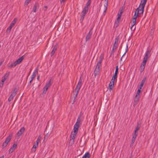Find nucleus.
Wrapping results in <instances>:
<instances>
[{
    "instance_id": "27",
    "label": "nucleus",
    "mask_w": 158,
    "mask_h": 158,
    "mask_svg": "<svg viewBox=\"0 0 158 158\" xmlns=\"http://www.w3.org/2000/svg\"><path fill=\"white\" fill-rule=\"evenodd\" d=\"M146 78V77H144L142 80L141 84L140 85V89H141L142 87L143 86L144 82L145 81Z\"/></svg>"
},
{
    "instance_id": "25",
    "label": "nucleus",
    "mask_w": 158,
    "mask_h": 158,
    "mask_svg": "<svg viewBox=\"0 0 158 158\" xmlns=\"http://www.w3.org/2000/svg\"><path fill=\"white\" fill-rule=\"evenodd\" d=\"M137 136V134H136V133H134V134L133 135L131 140V143L132 144L135 142Z\"/></svg>"
},
{
    "instance_id": "55",
    "label": "nucleus",
    "mask_w": 158,
    "mask_h": 158,
    "mask_svg": "<svg viewBox=\"0 0 158 158\" xmlns=\"http://www.w3.org/2000/svg\"><path fill=\"white\" fill-rule=\"evenodd\" d=\"M32 81H31V79L30 81V82H29V83H31V82Z\"/></svg>"
},
{
    "instance_id": "53",
    "label": "nucleus",
    "mask_w": 158,
    "mask_h": 158,
    "mask_svg": "<svg viewBox=\"0 0 158 158\" xmlns=\"http://www.w3.org/2000/svg\"><path fill=\"white\" fill-rule=\"evenodd\" d=\"M122 48V45H121V46L119 47V49H121Z\"/></svg>"
},
{
    "instance_id": "48",
    "label": "nucleus",
    "mask_w": 158,
    "mask_h": 158,
    "mask_svg": "<svg viewBox=\"0 0 158 158\" xmlns=\"http://www.w3.org/2000/svg\"><path fill=\"white\" fill-rule=\"evenodd\" d=\"M93 28H90V29L89 31V32H90L92 33V31L93 30Z\"/></svg>"
},
{
    "instance_id": "36",
    "label": "nucleus",
    "mask_w": 158,
    "mask_h": 158,
    "mask_svg": "<svg viewBox=\"0 0 158 158\" xmlns=\"http://www.w3.org/2000/svg\"><path fill=\"white\" fill-rule=\"evenodd\" d=\"M16 65L17 64L15 62L14 63H12L10 65L8 66V67L9 68H12L13 67H15Z\"/></svg>"
},
{
    "instance_id": "44",
    "label": "nucleus",
    "mask_w": 158,
    "mask_h": 158,
    "mask_svg": "<svg viewBox=\"0 0 158 158\" xmlns=\"http://www.w3.org/2000/svg\"><path fill=\"white\" fill-rule=\"evenodd\" d=\"M38 146V145H37V144H34L33 145L32 148L35 149Z\"/></svg>"
},
{
    "instance_id": "33",
    "label": "nucleus",
    "mask_w": 158,
    "mask_h": 158,
    "mask_svg": "<svg viewBox=\"0 0 158 158\" xmlns=\"http://www.w3.org/2000/svg\"><path fill=\"white\" fill-rule=\"evenodd\" d=\"M119 20V19H117L115 21L114 24V27H117L118 26Z\"/></svg>"
},
{
    "instance_id": "46",
    "label": "nucleus",
    "mask_w": 158,
    "mask_h": 158,
    "mask_svg": "<svg viewBox=\"0 0 158 158\" xmlns=\"http://www.w3.org/2000/svg\"><path fill=\"white\" fill-rule=\"evenodd\" d=\"M3 85V82H1L0 83V87H2Z\"/></svg>"
},
{
    "instance_id": "24",
    "label": "nucleus",
    "mask_w": 158,
    "mask_h": 158,
    "mask_svg": "<svg viewBox=\"0 0 158 158\" xmlns=\"http://www.w3.org/2000/svg\"><path fill=\"white\" fill-rule=\"evenodd\" d=\"M9 75V73H6L3 77H2V82L3 83L6 80L7 78Z\"/></svg>"
},
{
    "instance_id": "21",
    "label": "nucleus",
    "mask_w": 158,
    "mask_h": 158,
    "mask_svg": "<svg viewBox=\"0 0 158 158\" xmlns=\"http://www.w3.org/2000/svg\"><path fill=\"white\" fill-rule=\"evenodd\" d=\"M147 2V0H142L141 1L140 5H141V7H142V9L143 10V9H144V8Z\"/></svg>"
},
{
    "instance_id": "39",
    "label": "nucleus",
    "mask_w": 158,
    "mask_h": 158,
    "mask_svg": "<svg viewBox=\"0 0 158 158\" xmlns=\"http://www.w3.org/2000/svg\"><path fill=\"white\" fill-rule=\"evenodd\" d=\"M31 0H26L25 2V5H27L28 3L31 2Z\"/></svg>"
},
{
    "instance_id": "16",
    "label": "nucleus",
    "mask_w": 158,
    "mask_h": 158,
    "mask_svg": "<svg viewBox=\"0 0 158 158\" xmlns=\"http://www.w3.org/2000/svg\"><path fill=\"white\" fill-rule=\"evenodd\" d=\"M105 3L104 4V11L103 14L104 15H105V13H106L107 10V7L108 5V0H104Z\"/></svg>"
},
{
    "instance_id": "7",
    "label": "nucleus",
    "mask_w": 158,
    "mask_h": 158,
    "mask_svg": "<svg viewBox=\"0 0 158 158\" xmlns=\"http://www.w3.org/2000/svg\"><path fill=\"white\" fill-rule=\"evenodd\" d=\"M17 89L15 88H14L12 91L11 92V94L8 99V101L9 102H10L13 99L14 97L16 94L17 92Z\"/></svg>"
},
{
    "instance_id": "15",
    "label": "nucleus",
    "mask_w": 158,
    "mask_h": 158,
    "mask_svg": "<svg viewBox=\"0 0 158 158\" xmlns=\"http://www.w3.org/2000/svg\"><path fill=\"white\" fill-rule=\"evenodd\" d=\"M38 67L36 68L35 70L34 71L33 73L32 74V75L31 76V81H33L34 78L35 77L36 75L38 73Z\"/></svg>"
},
{
    "instance_id": "26",
    "label": "nucleus",
    "mask_w": 158,
    "mask_h": 158,
    "mask_svg": "<svg viewBox=\"0 0 158 158\" xmlns=\"http://www.w3.org/2000/svg\"><path fill=\"white\" fill-rule=\"evenodd\" d=\"M57 48V46L56 45H55L54 46L53 48V49L52 52L51 53V56H52L54 54Z\"/></svg>"
},
{
    "instance_id": "30",
    "label": "nucleus",
    "mask_w": 158,
    "mask_h": 158,
    "mask_svg": "<svg viewBox=\"0 0 158 158\" xmlns=\"http://www.w3.org/2000/svg\"><path fill=\"white\" fill-rule=\"evenodd\" d=\"M114 85V83H112L111 81H110L109 84V89L110 91L113 89Z\"/></svg>"
},
{
    "instance_id": "12",
    "label": "nucleus",
    "mask_w": 158,
    "mask_h": 158,
    "mask_svg": "<svg viewBox=\"0 0 158 158\" xmlns=\"http://www.w3.org/2000/svg\"><path fill=\"white\" fill-rule=\"evenodd\" d=\"M87 12H88L83 10L82 11L81 13V15H80V20L81 22H82L83 21L84 18Z\"/></svg>"
},
{
    "instance_id": "28",
    "label": "nucleus",
    "mask_w": 158,
    "mask_h": 158,
    "mask_svg": "<svg viewBox=\"0 0 158 158\" xmlns=\"http://www.w3.org/2000/svg\"><path fill=\"white\" fill-rule=\"evenodd\" d=\"M90 155L89 152H86L83 156L82 158H90Z\"/></svg>"
},
{
    "instance_id": "22",
    "label": "nucleus",
    "mask_w": 158,
    "mask_h": 158,
    "mask_svg": "<svg viewBox=\"0 0 158 158\" xmlns=\"http://www.w3.org/2000/svg\"><path fill=\"white\" fill-rule=\"evenodd\" d=\"M92 33L89 32L85 37V41L86 42L88 41L90 39L92 35Z\"/></svg>"
},
{
    "instance_id": "51",
    "label": "nucleus",
    "mask_w": 158,
    "mask_h": 158,
    "mask_svg": "<svg viewBox=\"0 0 158 158\" xmlns=\"http://www.w3.org/2000/svg\"><path fill=\"white\" fill-rule=\"evenodd\" d=\"M44 8H45V9L44 10H46V9H47V6H45L44 7Z\"/></svg>"
},
{
    "instance_id": "17",
    "label": "nucleus",
    "mask_w": 158,
    "mask_h": 158,
    "mask_svg": "<svg viewBox=\"0 0 158 158\" xmlns=\"http://www.w3.org/2000/svg\"><path fill=\"white\" fill-rule=\"evenodd\" d=\"M17 144H14L12 147L9 150V153L10 154L14 151L17 147Z\"/></svg>"
},
{
    "instance_id": "49",
    "label": "nucleus",
    "mask_w": 158,
    "mask_h": 158,
    "mask_svg": "<svg viewBox=\"0 0 158 158\" xmlns=\"http://www.w3.org/2000/svg\"><path fill=\"white\" fill-rule=\"evenodd\" d=\"M93 28H90V29L89 31V32H90L92 33V31L93 30Z\"/></svg>"
},
{
    "instance_id": "18",
    "label": "nucleus",
    "mask_w": 158,
    "mask_h": 158,
    "mask_svg": "<svg viewBox=\"0 0 158 158\" xmlns=\"http://www.w3.org/2000/svg\"><path fill=\"white\" fill-rule=\"evenodd\" d=\"M25 128L24 127H22L17 133V135L18 136H21L23 133L25 131Z\"/></svg>"
},
{
    "instance_id": "34",
    "label": "nucleus",
    "mask_w": 158,
    "mask_h": 158,
    "mask_svg": "<svg viewBox=\"0 0 158 158\" xmlns=\"http://www.w3.org/2000/svg\"><path fill=\"white\" fill-rule=\"evenodd\" d=\"M81 121V118H80V115L79 116L78 118L77 119V121L76 122L75 124L77 123V124L79 125Z\"/></svg>"
},
{
    "instance_id": "9",
    "label": "nucleus",
    "mask_w": 158,
    "mask_h": 158,
    "mask_svg": "<svg viewBox=\"0 0 158 158\" xmlns=\"http://www.w3.org/2000/svg\"><path fill=\"white\" fill-rule=\"evenodd\" d=\"M138 15H139L138 14H137V12H136V11H135L133 18V20L132 23V26L131 28V30L132 29L134 25L135 24L136 19Z\"/></svg>"
},
{
    "instance_id": "13",
    "label": "nucleus",
    "mask_w": 158,
    "mask_h": 158,
    "mask_svg": "<svg viewBox=\"0 0 158 158\" xmlns=\"http://www.w3.org/2000/svg\"><path fill=\"white\" fill-rule=\"evenodd\" d=\"M79 127V125L77 124H75L74 125L73 131V133L76 135H77L78 130V128Z\"/></svg>"
},
{
    "instance_id": "57",
    "label": "nucleus",
    "mask_w": 158,
    "mask_h": 158,
    "mask_svg": "<svg viewBox=\"0 0 158 158\" xmlns=\"http://www.w3.org/2000/svg\"><path fill=\"white\" fill-rule=\"evenodd\" d=\"M129 158H132V157H131V156L129 157Z\"/></svg>"
},
{
    "instance_id": "43",
    "label": "nucleus",
    "mask_w": 158,
    "mask_h": 158,
    "mask_svg": "<svg viewBox=\"0 0 158 158\" xmlns=\"http://www.w3.org/2000/svg\"><path fill=\"white\" fill-rule=\"evenodd\" d=\"M140 89V88L137 91V94L136 95H137V94L138 95V96H139V94L141 92V90H140V89Z\"/></svg>"
},
{
    "instance_id": "29",
    "label": "nucleus",
    "mask_w": 158,
    "mask_h": 158,
    "mask_svg": "<svg viewBox=\"0 0 158 158\" xmlns=\"http://www.w3.org/2000/svg\"><path fill=\"white\" fill-rule=\"evenodd\" d=\"M103 57L104 55L103 54H101L99 57V61L97 63L101 64V63L102 62V60L103 59Z\"/></svg>"
},
{
    "instance_id": "4",
    "label": "nucleus",
    "mask_w": 158,
    "mask_h": 158,
    "mask_svg": "<svg viewBox=\"0 0 158 158\" xmlns=\"http://www.w3.org/2000/svg\"><path fill=\"white\" fill-rule=\"evenodd\" d=\"M12 136V134H10L7 137L6 139L5 140V141L3 143L2 145V149L4 148L5 147H6L8 143L10 141L11 138Z\"/></svg>"
},
{
    "instance_id": "3",
    "label": "nucleus",
    "mask_w": 158,
    "mask_h": 158,
    "mask_svg": "<svg viewBox=\"0 0 158 158\" xmlns=\"http://www.w3.org/2000/svg\"><path fill=\"white\" fill-rule=\"evenodd\" d=\"M152 51V49L150 48L149 47H148L147 48L146 51V52L145 53V55L144 56L143 60H145V61L147 62V60L148 58H149L151 56V52Z\"/></svg>"
},
{
    "instance_id": "10",
    "label": "nucleus",
    "mask_w": 158,
    "mask_h": 158,
    "mask_svg": "<svg viewBox=\"0 0 158 158\" xmlns=\"http://www.w3.org/2000/svg\"><path fill=\"white\" fill-rule=\"evenodd\" d=\"M101 66V64L97 63L96 68L94 71V75L96 76L98 74L99 71L100 67Z\"/></svg>"
},
{
    "instance_id": "41",
    "label": "nucleus",
    "mask_w": 158,
    "mask_h": 158,
    "mask_svg": "<svg viewBox=\"0 0 158 158\" xmlns=\"http://www.w3.org/2000/svg\"><path fill=\"white\" fill-rule=\"evenodd\" d=\"M128 51V48H127H127L126 49V51L123 54V55L122 56L121 59H120V60H122V58L124 56V55H125V54L127 52V51Z\"/></svg>"
},
{
    "instance_id": "35",
    "label": "nucleus",
    "mask_w": 158,
    "mask_h": 158,
    "mask_svg": "<svg viewBox=\"0 0 158 158\" xmlns=\"http://www.w3.org/2000/svg\"><path fill=\"white\" fill-rule=\"evenodd\" d=\"M122 10H121L120 12L118 13L117 15H118V17L117 19H120L121 15H122Z\"/></svg>"
},
{
    "instance_id": "23",
    "label": "nucleus",
    "mask_w": 158,
    "mask_h": 158,
    "mask_svg": "<svg viewBox=\"0 0 158 158\" xmlns=\"http://www.w3.org/2000/svg\"><path fill=\"white\" fill-rule=\"evenodd\" d=\"M139 96H138L137 95H136L135 96L134 99V106H135L136 105L138 101L139 100Z\"/></svg>"
},
{
    "instance_id": "14",
    "label": "nucleus",
    "mask_w": 158,
    "mask_h": 158,
    "mask_svg": "<svg viewBox=\"0 0 158 158\" xmlns=\"http://www.w3.org/2000/svg\"><path fill=\"white\" fill-rule=\"evenodd\" d=\"M147 62L143 60L140 68V71L142 73L144 70Z\"/></svg>"
},
{
    "instance_id": "32",
    "label": "nucleus",
    "mask_w": 158,
    "mask_h": 158,
    "mask_svg": "<svg viewBox=\"0 0 158 158\" xmlns=\"http://www.w3.org/2000/svg\"><path fill=\"white\" fill-rule=\"evenodd\" d=\"M17 18H15L12 21L11 23L10 24V25L12 27H13L16 23L17 21Z\"/></svg>"
},
{
    "instance_id": "31",
    "label": "nucleus",
    "mask_w": 158,
    "mask_h": 158,
    "mask_svg": "<svg viewBox=\"0 0 158 158\" xmlns=\"http://www.w3.org/2000/svg\"><path fill=\"white\" fill-rule=\"evenodd\" d=\"M118 66H117L116 67L115 71V73L113 75L114 76L117 77L118 74Z\"/></svg>"
},
{
    "instance_id": "11",
    "label": "nucleus",
    "mask_w": 158,
    "mask_h": 158,
    "mask_svg": "<svg viewBox=\"0 0 158 158\" xmlns=\"http://www.w3.org/2000/svg\"><path fill=\"white\" fill-rule=\"evenodd\" d=\"M91 3V0H88L87 2L85 4L83 10L88 12L89 9V7Z\"/></svg>"
},
{
    "instance_id": "54",
    "label": "nucleus",
    "mask_w": 158,
    "mask_h": 158,
    "mask_svg": "<svg viewBox=\"0 0 158 158\" xmlns=\"http://www.w3.org/2000/svg\"><path fill=\"white\" fill-rule=\"evenodd\" d=\"M2 64V62H1V63H0V66Z\"/></svg>"
},
{
    "instance_id": "1",
    "label": "nucleus",
    "mask_w": 158,
    "mask_h": 158,
    "mask_svg": "<svg viewBox=\"0 0 158 158\" xmlns=\"http://www.w3.org/2000/svg\"><path fill=\"white\" fill-rule=\"evenodd\" d=\"M81 86L82 80L81 79V77L74 90L73 91V96L74 98V100L73 103L75 101L76 99V98L79 93L80 89L81 87Z\"/></svg>"
},
{
    "instance_id": "37",
    "label": "nucleus",
    "mask_w": 158,
    "mask_h": 158,
    "mask_svg": "<svg viewBox=\"0 0 158 158\" xmlns=\"http://www.w3.org/2000/svg\"><path fill=\"white\" fill-rule=\"evenodd\" d=\"M41 137H40V136H39L38 138L37 139V140L36 141V143L37 145H38L39 143L41 140Z\"/></svg>"
},
{
    "instance_id": "5",
    "label": "nucleus",
    "mask_w": 158,
    "mask_h": 158,
    "mask_svg": "<svg viewBox=\"0 0 158 158\" xmlns=\"http://www.w3.org/2000/svg\"><path fill=\"white\" fill-rule=\"evenodd\" d=\"M52 78H51L48 82L45 85V86L44 87L43 89L44 91H43V93L45 94L46 92L48 89V88L51 86L52 85Z\"/></svg>"
},
{
    "instance_id": "50",
    "label": "nucleus",
    "mask_w": 158,
    "mask_h": 158,
    "mask_svg": "<svg viewBox=\"0 0 158 158\" xmlns=\"http://www.w3.org/2000/svg\"><path fill=\"white\" fill-rule=\"evenodd\" d=\"M39 78H40V75H39L38 76V77H37V80H39Z\"/></svg>"
},
{
    "instance_id": "19",
    "label": "nucleus",
    "mask_w": 158,
    "mask_h": 158,
    "mask_svg": "<svg viewBox=\"0 0 158 158\" xmlns=\"http://www.w3.org/2000/svg\"><path fill=\"white\" fill-rule=\"evenodd\" d=\"M39 8V4L37 3H35V5H34L33 8V11L34 12H35Z\"/></svg>"
},
{
    "instance_id": "8",
    "label": "nucleus",
    "mask_w": 158,
    "mask_h": 158,
    "mask_svg": "<svg viewBox=\"0 0 158 158\" xmlns=\"http://www.w3.org/2000/svg\"><path fill=\"white\" fill-rule=\"evenodd\" d=\"M144 9H142V7H141V5H139V6L136 9V12L137 14L139 15V16H141L143 15Z\"/></svg>"
},
{
    "instance_id": "52",
    "label": "nucleus",
    "mask_w": 158,
    "mask_h": 158,
    "mask_svg": "<svg viewBox=\"0 0 158 158\" xmlns=\"http://www.w3.org/2000/svg\"><path fill=\"white\" fill-rule=\"evenodd\" d=\"M4 156L2 155V156L0 157V158H4Z\"/></svg>"
},
{
    "instance_id": "45",
    "label": "nucleus",
    "mask_w": 158,
    "mask_h": 158,
    "mask_svg": "<svg viewBox=\"0 0 158 158\" xmlns=\"http://www.w3.org/2000/svg\"><path fill=\"white\" fill-rule=\"evenodd\" d=\"M35 151V149L34 148H32L31 149V152H34Z\"/></svg>"
},
{
    "instance_id": "2",
    "label": "nucleus",
    "mask_w": 158,
    "mask_h": 158,
    "mask_svg": "<svg viewBox=\"0 0 158 158\" xmlns=\"http://www.w3.org/2000/svg\"><path fill=\"white\" fill-rule=\"evenodd\" d=\"M119 39V38L118 36L115 39L114 43L113 44L112 49L111 51L110 56H111L112 54L113 55L114 52L115 51V50L117 48Z\"/></svg>"
},
{
    "instance_id": "40",
    "label": "nucleus",
    "mask_w": 158,
    "mask_h": 158,
    "mask_svg": "<svg viewBox=\"0 0 158 158\" xmlns=\"http://www.w3.org/2000/svg\"><path fill=\"white\" fill-rule=\"evenodd\" d=\"M140 127L139 126H137L135 128V133H136V132L139 129Z\"/></svg>"
},
{
    "instance_id": "6",
    "label": "nucleus",
    "mask_w": 158,
    "mask_h": 158,
    "mask_svg": "<svg viewBox=\"0 0 158 158\" xmlns=\"http://www.w3.org/2000/svg\"><path fill=\"white\" fill-rule=\"evenodd\" d=\"M77 135L73 134V132H71V135L70 137V139L69 141V144L70 146H72L74 142V139Z\"/></svg>"
},
{
    "instance_id": "47",
    "label": "nucleus",
    "mask_w": 158,
    "mask_h": 158,
    "mask_svg": "<svg viewBox=\"0 0 158 158\" xmlns=\"http://www.w3.org/2000/svg\"><path fill=\"white\" fill-rule=\"evenodd\" d=\"M66 0H60V3H62L64 2Z\"/></svg>"
},
{
    "instance_id": "38",
    "label": "nucleus",
    "mask_w": 158,
    "mask_h": 158,
    "mask_svg": "<svg viewBox=\"0 0 158 158\" xmlns=\"http://www.w3.org/2000/svg\"><path fill=\"white\" fill-rule=\"evenodd\" d=\"M117 77H116L115 76H113V77H112V79H111V81L112 82V83H114V81H115V79H117Z\"/></svg>"
},
{
    "instance_id": "42",
    "label": "nucleus",
    "mask_w": 158,
    "mask_h": 158,
    "mask_svg": "<svg viewBox=\"0 0 158 158\" xmlns=\"http://www.w3.org/2000/svg\"><path fill=\"white\" fill-rule=\"evenodd\" d=\"M12 27H13L10 25L9 27L7 29V31H9V32H10Z\"/></svg>"
},
{
    "instance_id": "20",
    "label": "nucleus",
    "mask_w": 158,
    "mask_h": 158,
    "mask_svg": "<svg viewBox=\"0 0 158 158\" xmlns=\"http://www.w3.org/2000/svg\"><path fill=\"white\" fill-rule=\"evenodd\" d=\"M24 58V55H23L21 57L18 59L17 60H16L15 61L16 64L17 65L20 64Z\"/></svg>"
},
{
    "instance_id": "56",
    "label": "nucleus",
    "mask_w": 158,
    "mask_h": 158,
    "mask_svg": "<svg viewBox=\"0 0 158 158\" xmlns=\"http://www.w3.org/2000/svg\"><path fill=\"white\" fill-rule=\"evenodd\" d=\"M46 135H45V136H44V139L46 138Z\"/></svg>"
}]
</instances>
